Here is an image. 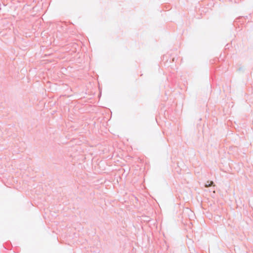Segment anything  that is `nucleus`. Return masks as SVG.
Here are the masks:
<instances>
[{"instance_id": "obj_1", "label": "nucleus", "mask_w": 253, "mask_h": 253, "mask_svg": "<svg viewBox=\"0 0 253 253\" xmlns=\"http://www.w3.org/2000/svg\"><path fill=\"white\" fill-rule=\"evenodd\" d=\"M214 183L213 181H207L206 183L205 184V187H209L210 186H211L213 185Z\"/></svg>"}]
</instances>
